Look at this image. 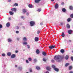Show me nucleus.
I'll return each instance as SVG.
<instances>
[{
	"mask_svg": "<svg viewBox=\"0 0 73 73\" xmlns=\"http://www.w3.org/2000/svg\"><path fill=\"white\" fill-rule=\"evenodd\" d=\"M70 73H73V71H70V72H69Z\"/></svg>",
	"mask_w": 73,
	"mask_h": 73,
	"instance_id": "603ef678",
	"label": "nucleus"
},
{
	"mask_svg": "<svg viewBox=\"0 0 73 73\" xmlns=\"http://www.w3.org/2000/svg\"><path fill=\"white\" fill-rule=\"evenodd\" d=\"M28 60L29 61H31L32 60V58H29Z\"/></svg>",
	"mask_w": 73,
	"mask_h": 73,
	"instance_id": "58836bf2",
	"label": "nucleus"
},
{
	"mask_svg": "<svg viewBox=\"0 0 73 73\" xmlns=\"http://www.w3.org/2000/svg\"><path fill=\"white\" fill-rule=\"evenodd\" d=\"M62 11L63 12H65L66 11V10L65 8H63V9H62Z\"/></svg>",
	"mask_w": 73,
	"mask_h": 73,
	"instance_id": "dca6fc26",
	"label": "nucleus"
},
{
	"mask_svg": "<svg viewBox=\"0 0 73 73\" xmlns=\"http://www.w3.org/2000/svg\"><path fill=\"white\" fill-rule=\"evenodd\" d=\"M15 67H17V65H15Z\"/></svg>",
	"mask_w": 73,
	"mask_h": 73,
	"instance_id": "bf43d9fd",
	"label": "nucleus"
},
{
	"mask_svg": "<svg viewBox=\"0 0 73 73\" xmlns=\"http://www.w3.org/2000/svg\"><path fill=\"white\" fill-rule=\"evenodd\" d=\"M10 25V23L9 22H8V23H7L6 24L7 27H9Z\"/></svg>",
	"mask_w": 73,
	"mask_h": 73,
	"instance_id": "6ab92c4d",
	"label": "nucleus"
},
{
	"mask_svg": "<svg viewBox=\"0 0 73 73\" xmlns=\"http://www.w3.org/2000/svg\"><path fill=\"white\" fill-rule=\"evenodd\" d=\"M19 26H17L16 27V29H19Z\"/></svg>",
	"mask_w": 73,
	"mask_h": 73,
	"instance_id": "72a5a7b5",
	"label": "nucleus"
},
{
	"mask_svg": "<svg viewBox=\"0 0 73 73\" xmlns=\"http://www.w3.org/2000/svg\"><path fill=\"white\" fill-rule=\"evenodd\" d=\"M24 50V51H25V49H24V50Z\"/></svg>",
	"mask_w": 73,
	"mask_h": 73,
	"instance_id": "338daca9",
	"label": "nucleus"
},
{
	"mask_svg": "<svg viewBox=\"0 0 73 73\" xmlns=\"http://www.w3.org/2000/svg\"><path fill=\"white\" fill-rule=\"evenodd\" d=\"M32 70H30V72H32Z\"/></svg>",
	"mask_w": 73,
	"mask_h": 73,
	"instance_id": "6e6d98bb",
	"label": "nucleus"
},
{
	"mask_svg": "<svg viewBox=\"0 0 73 73\" xmlns=\"http://www.w3.org/2000/svg\"><path fill=\"white\" fill-rule=\"evenodd\" d=\"M72 53H73V50L72 51Z\"/></svg>",
	"mask_w": 73,
	"mask_h": 73,
	"instance_id": "774afa93",
	"label": "nucleus"
},
{
	"mask_svg": "<svg viewBox=\"0 0 73 73\" xmlns=\"http://www.w3.org/2000/svg\"><path fill=\"white\" fill-rule=\"evenodd\" d=\"M11 53L10 52H8L7 53V55L9 56H11Z\"/></svg>",
	"mask_w": 73,
	"mask_h": 73,
	"instance_id": "2eb2a0df",
	"label": "nucleus"
},
{
	"mask_svg": "<svg viewBox=\"0 0 73 73\" xmlns=\"http://www.w3.org/2000/svg\"><path fill=\"white\" fill-rule=\"evenodd\" d=\"M41 8H39V9H38L37 11H38V12H40L41 11Z\"/></svg>",
	"mask_w": 73,
	"mask_h": 73,
	"instance_id": "393cba45",
	"label": "nucleus"
},
{
	"mask_svg": "<svg viewBox=\"0 0 73 73\" xmlns=\"http://www.w3.org/2000/svg\"><path fill=\"white\" fill-rule=\"evenodd\" d=\"M72 30H70L68 31V32L69 34H71V33L72 32Z\"/></svg>",
	"mask_w": 73,
	"mask_h": 73,
	"instance_id": "f8f14e48",
	"label": "nucleus"
},
{
	"mask_svg": "<svg viewBox=\"0 0 73 73\" xmlns=\"http://www.w3.org/2000/svg\"><path fill=\"white\" fill-rule=\"evenodd\" d=\"M41 0H35V3H39V1H41Z\"/></svg>",
	"mask_w": 73,
	"mask_h": 73,
	"instance_id": "aec40b11",
	"label": "nucleus"
},
{
	"mask_svg": "<svg viewBox=\"0 0 73 73\" xmlns=\"http://www.w3.org/2000/svg\"><path fill=\"white\" fill-rule=\"evenodd\" d=\"M56 45H50L49 46V49H53L55 47Z\"/></svg>",
	"mask_w": 73,
	"mask_h": 73,
	"instance_id": "39448f33",
	"label": "nucleus"
},
{
	"mask_svg": "<svg viewBox=\"0 0 73 73\" xmlns=\"http://www.w3.org/2000/svg\"><path fill=\"white\" fill-rule=\"evenodd\" d=\"M63 57L61 56H55L54 57V59L56 62H61L63 59Z\"/></svg>",
	"mask_w": 73,
	"mask_h": 73,
	"instance_id": "f257e3e1",
	"label": "nucleus"
},
{
	"mask_svg": "<svg viewBox=\"0 0 73 73\" xmlns=\"http://www.w3.org/2000/svg\"><path fill=\"white\" fill-rule=\"evenodd\" d=\"M14 6H18V4L17 3H15L14 5Z\"/></svg>",
	"mask_w": 73,
	"mask_h": 73,
	"instance_id": "c756f323",
	"label": "nucleus"
},
{
	"mask_svg": "<svg viewBox=\"0 0 73 73\" xmlns=\"http://www.w3.org/2000/svg\"><path fill=\"white\" fill-rule=\"evenodd\" d=\"M34 62H36L37 61V60L36 59H34Z\"/></svg>",
	"mask_w": 73,
	"mask_h": 73,
	"instance_id": "3c124183",
	"label": "nucleus"
},
{
	"mask_svg": "<svg viewBox=\"0 0 73 73\" xmlns=\"http://www.w3.org/2000/svg\"><path fill=\"white\" fill-rule=\"evenodd\" d=\"M27 46H28L27 48H28V49H29L30 48V46L29 45H27Z\"/></svg>",
	"mask_w": 73,
	"mask_h": 73,
	"instance_id": "e433bc0d",
	"label": "nucleus"
},
{
	"mask_svg": "<svg viewBox=\"0 0 73 73\" xmlns=\"http://www.w3.org/2000/svg\"><path fill=\"white\" fill-rule=\"evenodd\" d=\"M71 18H73V14H71L70 15Z\"/></svg>",
	"mask_w": 73,
	"mask_h": 73,
	"instance_id": "c9c22d12",
	"label": "nucleus"
},
{
	"mask_svg": "<svg viewBox=\"0 0 73 73\" xmlns=\"http://www.w3.org/2000/svg\"><path fill=\"white\" fill-rule=\"evenodd\" d=\"M69 9L70 10H72L73 9V7L72 6H70L69 7Z\"/></svg>",
	"mask_w": 73,
	"mask_h": 73,
	"instance_id": "b1692460",
	"label": "nucleus"
},
{
	"mask_svg": "<svg viewBox=\"0 0 73 73\" xmlns=\"http://www.w3.org/2000/svg\"><path fill=\"white\" fill-rule=\"evenodd\" d=\"M40 25H43V23H40Z\"/></svg>",
	"mask_w": 73,
	"mask_h": 73,
	"instance_id": "5fc2aeb1",
	"label": "nucleus"
},
{
	"mask_svg": "<svg viewBox=\"0 0 73 73\" xmlns=\"http://www.w3.org/2000/svg\"><path fill=\"white\" fill-rule=\"evenodd\" d=\"M11 0H8V2H11Z\"/></svg>",
	"mask_w": 73,
	"mask_h": 73,
	"instance_id": "4d7b16f0",
	"label": "nucleus"
},
{
	"mask_svg": "<svg viewBox=\"0 0 73 73\" xmlns=\"http://www.w3.org/2000/svg\"><path fill=\"white\" fill-rule=\"evenodd\" d=\"M62 24H63L62 23H61V25H62Z\"/></svg>",
	"mask_w": 73,
	"mask_h": 73,
	"instance_id": "69168bd1",
	"label": "nucleus"
},
{
	"mask_svg": "<svg viewBox=\"0 0 73 73\" xmlns=\"http://www.w3.org/2000/svg\"><path fill=\"white\" fill-rule=\"evenodd\" d=\"M72 68V67L71 66H70L69 67V70H71Z\"/></svg>",
	"mask_w": 73,
	"mask_h": 73,
	"instance_id": "4c0bfd02",
	"label": "nucleus"
},
{
	"mask_svg": "<svg viewBox=\"0 0 73 73\" xmlns=\"http://www.w3.org/2000/svg\"><path fill=\"white\" fill-rule=\"evenodd\" d=\"M40 32V31H37V33L38 34H39Z\"/></svg>",
	"mask_w": 73,
	"mask_h": 73,
	"instance_id": "09e8293b",
	"label": "nucleus"
},
{
	"mask_svg": "<svg viewBox=\"0 0 73 73\" xmlns=\"http://www.w3.org/2000/svg\"><path fill=\"white\" fill-rule=\"evenodd\" d=\"M17 40H19V38L18 37V38H17Z\"/></svg>",
	"mask_w": 73,
	"mask_h": 73,
	"instance_id": "13d9d810",
	"label": "nucleus"
},
{
	"mask_svg": "<svg viewBox=\"0 0 73 73\" xmlns=\"http://www.w3.org/2000/svg\"><path fill=\"white\" fill-rule=\"evenodd\" d=\"M8 40L9 42H11L12 41V40L11 38H8Z\"/></svg>",
	"mask_w": 73,
	"mask_h": 73,
	"instance_id": "c85d7f7f",
	"label": "nucleus"
},
{
	"mask_svg": "<svg viewBox=\"0 0 73 73\" xmlns=\"http://www.w3.org/2000/svg\"><path fill=\"white\" fill-rule=\"evenodd\" d=\"M66 27L67 28H70V26L69 24H67L66 25Z\"/></svg>",
	"mask_w": 73,
	"mask_h": 73,
	"instance_id": "412c9836",
	"label": "nucleus"
},
{
	"mask_svg": "<svg viewBox=\"0 0 73 73\" xmlns=\"http://www.w3.org/2000/svg\"><path fill=\"white\" fill-rule=\"evenodd\" d=\"M58 6H59L58 4L57 3H56V5H55V9H58Z\"/></svg>",
	"mask_w": 73,
	"mask_h": 73,
	"instance_id": "1a4fd4ad",
	"label": "nucleus"
},
{
	"mask_svg": "<svg viewBox=\"0 0 73 73\" xmlns=\"http://www.w3.org/2000/svg\"><path fill=\"white\" fill-rule=\"evenodd\" d=\"M11 10L12 11H14L15 12H16V8H12L11 9Z\"/></svg>",
	"mask_w": 73,
	"mask_h": 73,
	"instance_id": "6e6552de",
	"label": "nucleus"
},
{
	"mask_svg": "<svg viewBox=\"0 0 73 73\" xmlns=\"http://www.w3.org/2000/svg\"><path fill=\"white\" fill-rule=\"evenodd\" d=\"M9 13L10 15H13L14 14V12H13V11H10Z\"/></svg>",
	"mask_w": 73,
	"mask_h": 73,
	"instance_id": "9d476101",
	"label": "nucleus"
},
{
	"mask_svg": "<svg viewBox=\"0 0 73 73\" xmlns=\"http://www.w3.org/2000/svg\"><path fill=\"white\" fill-rule=\"evenodd\" d=\"M69 42H71V40H69Z\"/></svg>",
	"mask_w": 73,
	"mask_h": 73,
	"instance_id": "0e129e2a",
	"label": "nucleus"
},
{
	"mask_svg": "<svg viewBox=\"0 0 73 73\" xmlns=\"http://www.w3.org/2000/svg\"><path fill=\"white\" fill-rule=\"evenodd\" d=\"M36 53H37V54H39V53H40V51L39 50H38V49H37L36 50Z\"/></svg>",
	"mask_w": 73,
	"mask_h": 73,
	"instance_id": "ddd939ff",
	"label": "nucleus"
},
{
	"mask_svg": "<svg viewBox=\"0 0 73 73\" xmlns=\"http://www.w3.org/2000/svg\"><path fill=\"white\" fill-rule=\"evenodd\" d=\"M19 69L20 70H21L22 69V67H19Z\"/></svg>",
	"mask_w": 73,
	"mask_h": 73,
	"instance_id": "2f4dec72",
	"label": "nucleus"
},
{
	"mask_svg": "<svg viewBox=\"0 0 73 73\" xmlns=\"http://www.w3.org/2000/svg\"><path fill=\"white\" fill-rule=\"evenodd\" d=\"M46 69L47 70H48V71H50L51 68L50 66H47L46 68Z\"/></svg>",
	"mask_w": 73,
	"mask_h": 73,
	"instance_id": "423d86ee",
	"label": "nucleus"
},
{
	"mask_svg": "<svg viewBox=\"0 0 73 73\" xmlns=\"http://www.w3.org/2000/svg\"><path fill=\"white\" fill-rule=\"evenodd\" d=\"M51 62L52 63L54 62H55L54 60H52Z\"/></svg>",
	"mask_w": 73,
	"mask_h": 73,
	"instance_id": "ea45409f",
	"label": "nucleus"
},
{
	"mask_svg": "<svg viewBox=\"0 0 73 73\" xmlns=\"http://www.w3.org/2000/svg\"><path fill=\"white\" fill-rule=\"evenodd\" d=\"M23 44H24L27 45V44L28 43L27 42H26V41H23Z\"/></svg>",
	"mask_w": 73,
	"mask_h": 73,
	"instance_id": "5701e85b",
	"label": "nucleus"
},
{
	"mask_svg": "<svg viewBox=\"0 0 73 73\" xmlns=\"http://www.w3.org/2000/svg\"><path fill=\"white\" fill-rule=\"evenodd\" d=\"M36 69L37 70H39V69H40V68L39 67H38V66H36Z\"/></svg>",
	"mask_w": 73,
	"mask_h": 73,
	"instance_id": "473e14b6",
	"label": "nucleus"
},
{
	"mask_svg": "<svg viewBox=\"0 0 73 73\" xmlns=\"http://www.w3.org/2000/svg\"><path fill=\"white\" fill-rule=\"evenodd\" d=\"M27 39L25 37H24V38H23V40L24 41H27Z\"/></svg>",
	"mask_w": 73,
	"mask_h": 73,
	"instance_id": "bb28decb",
	"label": "nucleus"
},
{
	"mask_svg": "<svg viewBox=\"0 0 73 73\" xmlns=\"http://www.w3.org/2000/svg\"><path fill=\"white\" fill-rule=\"evenodd\" d=\"M52 68L55 70V71H56V72H58L59 70L58 68H56V66H55V65H52Z\"/></svg>",
	"mask_w": 73,
	"mask_h": 73,
	"instance_id": "f03ea898",
	"label": "nucleus"
},
{
	"mask_svg": "<svg viewBox=\"0 0 73 73\" xmlns=\"http://www.w3.org/2000/svg\"><path fill=\"white\" fill-rule=\"evenodd\" d=\"M69 64L68 63L66 64L65 66L66 67L68 66V65H69Z\"/></svg>",
	"mask_w": 73,
	"mask_h": 73,
	"instance_id": "f704fd0d",
	"label": "nucleus"
},
{
	"mask_svg": "<svg viewBox=\"0 0 73 73\" xmlns=\"http://www.w3.org/2000/svg\"><path fill=\"white\" fill-rule=\"evenodd\" d=\"M65 34L64 32H62L61 35V36L62 37H64L65 36Z\"/></svg>",
	"mask_w": 73,
	"mask_h": 73,
	"instance_id": "4468645a",
	"label": "nucleus"
},
{
	"mask_svg": "<svg viewBox=\"0 0 73 73\" xmlns=\"http://www.w3.org/2000/svg\"><path fill=\"white\" fill-rule=\"evenodd\" d=\"M35 41H38V38L37 37H35Z\"/></svg>",
	"mask_w": 73,
	"mask_h": 73,
	"instance_id": "9b49d317",
	"label": "nucleus"
},
{
	"mask_svg": "<svg viewBox=\"0 0 73 73\" xmlns=\"http://www.w3.org/2000/svg\"><path fill=\"white\" fill-rule=\"evenodd\" d=\"M5 56V54L4 53H3V54H2V56Z\"/></svg>",
	"mask_w": 73,
	"mask_h": 73,
	"instance_id": "37998d69",
	"label": "nucleus"
},
{
	"mask_svg": "<svg viewBox=\"0 0 73 73\" xmlns=\"http://www.w3.org/2000/svg\"><path fill=\"white\" fill-rule=\"evenodd\" d=\"M61 4L62 5H64V2H62Z\"/></svg>",
	"mask_w": 73,
	"mask_h": 73,
	"instance_id": "c03bdc74",
	"label": "nucleus"
},
{
	"mask_svg": "<svg viewBox=\"0 0 73 73\" xmlns=\"http://www.w3.org/2000/svg\"><path fill=\"white\" fill-rule=\"evenodd\" d=\"M9 20H11V18H9Z\"/></svg>",
	"mask_w": 73,
	"mask_h": 73,
	"instance_id": "680f3d73",
	"label": "nucleus"
},
{
	"mask_svg": "<svg viewBox=\"0 0 73 73\" xmlns=\"http://www.w3.org/2000/svg\"><path fill=\"white\" fill-rule=\"evenodd\" d=\"M43 61L45 62L46 61V60L45 58H43Z\"/></svg>",
	"mask_w": 73,
	"mask_h": 73,
	"instance_id": "a18cd8bd",
	"label": "nucleus"
},
{
	"mask_svg": "<svg viewBox=\"0 0 73 73\" xmlns=\"http://www.w3.org/2000/svg\"><path fill=\"white\" fill-rule=\"evenodd\" d=\"M3 26L1 25H0V28H2Z\"/></svg>",
	"mask_w": 73,
	"mask_h": 73,
	"instance_id": "de8ad7c7",
	"label": "nucleus"
},
{
	"mask_svg": "<svg viewBox=\"0 0 73 73\" xmlns=\"http://www.w3.org/2000/svg\"><path fill=\"white\" fill-rule=\"evenodd\" d=\"M18 51H17V50H16V53H18Z\"/></svg>",
	"mask_w": 73,
	"mask_h": 73,
	"instance_id": "052dcab7",
	"label": "nucleus"
},
{
	"mask_svg": "<svg viewBox=\"0 0 73 73\" xmlns=\"http://www.w3.org/2000/svg\"><path fill=\"white\" fill-rule=\"evenodd\" d=\"M30 24L31 26H33L35 25V22H34L33 21H31L30 22Z\"/></svg>",
	"mask_w": 73,
	"mask_h": 73,
	"instance_id": "20e7f679",
	"label": "nucleus"
},
{
	"mask_svg": "<svg viewBox=\"0 0 73 73\" xmlns=\"http://www.w3.org/2000/svg\"><path fill=\"white\" fill-rule=\"evenodd\" d=\"M69 58V56L68 55H66V57H65V59L66 60H68Z\"/></svg>",
	"mask_w": 73,
	"mask_h": 73,
	"instance_id": "f3484780",
	"label": "nucleus"
},
{
	"mask_svg": "<svg viewBox=\"0 0 73 73\" xmlns=\"http://www.w3.org/2000/svg\"><path fill=\"white\" fill-rule=\"evenodd\" d=\"M28 6L30 8H32V7H33V5L30 4H29V5Z\"/></svg>",
	"mask_w": 73,
	"mask_h": 73,
	"instance_id": "a211bd4d",
	"label": "nucleus"
},
{
	"mask_svg": "<svg viewBox=\"0 0 73 73\" xmlns=\"http://www.w3.org/2000/svg\"><path fill=\"white\" fill-rule=\"evenodd\" d=\"M16 33H19V31H16Z\"/></svg>",
	"mask_w": 73,
	"mask_h": 73,
	"instance_id": "864d4df0",
	"label": "nucleus"
},
{
	"mask_svg": "<svg viewBox=\"0 0 73 73\" xmlns=\"http://www.w3.org/2000/svg\"><path fill=\"white\" fill-rule=\"evenodd\" d=\"M70 58L72 60V61H73V57L72 56L70 57Z\"/></svg>",
	"mask_w": 73,
	"mask_h": 73,
	"instance_id": "a19ab883",
	"label": "nucleus"
},
{
	"mask_svg": "<svg viewBox=\"0 0 73 73\" xmlns=\"http://www.w3.org/2000/svg\"><path fill=\"white\" fill-rule=\"evenodd\" d=\"M6 65L5 64H4L3 65V68H4L6 66Z\"/></svg>",
	"mask_w": 73,
	"mask_h": 73,
	"instance_id": "7c9ffc66",
	"label": "nucleus"
},
{
	"mask_svg": "<svg viewBox=\"0 0 73 73\" xmlns=\"http://www.w3.org/2000/svg\"><path fill=\"white\" fill-rule=\"evenodd\" d=\"M44 73H49L48 71H46V72H44Z\"/></svg>",
	"mask_w": 73,
	"mask_h": 73,
	"instance_id": "79ce46f5",
	"label": "nucleus"
},
{
	"mask_svg": "<svg viewBox=\"0 0 73 73\" xmlns=\"http://www.w3.org/2000/svg\"><path fill=\"white\" fill-rule=\"evenodd\" d=\"M16 56L15 54H12V55H11V58H14Z\"/></svg>",
	"mask_w": 73,
	"mask_h": 73,
	"instance_id": "0eeeda50",
	"label": "nucleus"
},
{
	"mask_svg": "<svg viewBox=\"0 0 73 73\" xmlns=\"http://www.w3.org/2000/svg\"><path fill=\"white\" fill-rule=\"evenodd\" d=\"M64 52L65 51L64 50V49H63L60 50V52H61V53H64Z\"/></svg>",
	"mask_w": 73,
	"mask_h": 73,
	"instance_id": "4be33fe9",
	"label": "nucleus"
},
{
	"mask_svg": "<svg viewBox=\"0 0 73 73\" xmlns=\"http://www.w3.org/2000/svg\"><path fill=\"white\" fill-rule=\"evenodd\" d=\"M26 63H29V62L28 60H26Z\"/></svg>",
	"mask_w": 73,
	"mask_h": 73,
	"instance_id": "8fccbe9b",
	"label": "nucleus"
},
{
	"mask_svg": "<svg viewBox=\"0 0 73 73\" xmlns=\"http://www.w3.org/2000/svg\"><path fill=\"white\" fill-rule=\"evenodd\" d=\"M23 11L24 13H25L26 12L27 13H26L27 15H29V13H28V12H27V10H25V9H23Z\"/></svg>",
	"mask_w": 73,
	"mask_h": 73,
	"instance_id": "7ed1b4c3",
	"label": "nucleus"
},
{
	"mask_svg": "<svg viewBox=\"0 0 73 73\" xmlns=\"http://www.w3.org/2000/svg\"><path fill=\"white\" fill-rule=\"evenodd\" d=\"M21 18L22 19H24L25 18H24V17L23 16L22 17H21Z\"/></svg>",
	"mask_w": 73,
	"mask_h": 73,
	"instance_id": "49530a36",
	"label": "nucleus"
},
{
	"mask_svg": "<svg viewBox=\"0 0 73 73\" xmlns=\"http://www.w3.org/2000/svg\"><path fill=\"white\" fill-rule=\"evenodd\" d=\"M71 18H68L67 19V21L68 22H70V21H71Z\"/></svg>",
	"mask_w": 73,
	"mask_h": 73,
	"instance_id": "a878e982",
	"label": "nucleus"
},
{
	"mask_svg": "<svg viewBox=\"0 0 73 73\" xmlns=\"http://www.w3.org/2000/svg\"><path fill=\"white\" fill-rule=\"evenodd\" d=\"M42 54L44 56H46V53L44 52H42Z\"/></svg>",
	"mask_w": 73,
	"mask_h": 73,
	"instance_id": "cd10ccee",
	"label": "nucleus"
},
{
	"mask_svg": "<svg viewBox=\"0 0 73 73\" xmlns=\"http://www.w3.org/2000/svg\"><path fill=\"white\" fill-rule=\"evenodd\" d=\"M51 1L52 2H53V1H54V0H51Z\"/></svg>",
	"mask_w": 73,
	"mask_h": 73,
	"instance_id": "e2e57ef3",
	"label": "nucleus"
}]
</instances>
